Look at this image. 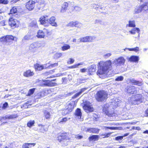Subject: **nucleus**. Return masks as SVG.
I'll use <instances>...</instances> for the list:
<instances>
[{
    "instance_id": "a211bd4d",
    "label": "nucleus",
    "mask_w": 148,
    "mask_h": 148,
    "mask_svg": "<svg viewBox=\"0 0 148 148\" xmlns=\"http://www.w3.org/2000/svg\"><path fill=\"white\" fill-rule=\"evenodd\" d=\"M34 74L33 71H32L29 69L23 73V75L26 77H29L33 76Z\"/></svg>"
},
{
    "instance_id": "bf43d9fd",
    "label": "nucleus",
    "mask_w": 148,
    "mask_h": 148,
    "mask_svg": "<svg viewBox=\"0 0 148 148\" xmlns=\"http://www.w3.org/2000/svg\"><path fill=\"white\" fill-rule=\"evenodd\" d=\"M8 119L7 118V117H5V116H3V117H0V121L1 122H2L3 121L5 120H6V119Z\"/></svg>"
},
{
    "instance_id": "9b49d317",
    "label": "nucleus",
    "mask_w": 148,
    "mask_h": 148,
    "mask_svg": "<svg viewBox=\"0 0 148 148\" xmlns=\"http://www.w3.org/2000/svg\"><path fill=\"white\" fill-rule=\"evenodd\" d=\"M19 23V22L17 20L12 17L9 19V24L11 27H17L18 26Z\"/></svg>"
},
{
    "instance_id": "5fc2aeb1",
    "label": "nucleus",
    "mask_w": 148,
    "mask_h": 148,
    "mask_svg": "<svg viewBox=\"0 0 148 148\" xmlns=\"http://www.w3.org/2000/svg\"><path fill=\"white\" fill-rule=\"evenodd\" d=\"M74 62V60L73 59L70 58L69 59V61L67 62V63L69 64H71L73 63Z\"/></svg>"
},
{
    "instance_id": "dca6fc26",
    "label": "nucleus",
    "mask_w": 148,
    "mask_h": 148,
    "mask_svg": "<svg viewBox=\"0 0 148 148\" xmlns=\"http://www.w3.org/2000/svg\"><path fill=\"white\" fill-rule=\"evenodd\" d=\"M39 128L38 129V131L42 133H44L45 132H46L48 130L47 126L45 125H42L40 124L38 125Z\"/></svg>"
},
{
    "instance_id": "c03bdc74",
    "label": "nucleus",
    "mask_w": 148,
    "mask_h": 148,
    "mask_svg": "<svg viewBox=\"0 0 148 148\" xmlns=\"http://www.w3.org/2000/svg\"><path fill=\"white\" fill-rule=\"evenodd\" d=\"M38 95L39 97H41L45 96L46 95V93L45 91H42L39 92Z\"/></svg>"
},
{
    "instance_id": "864d4df0",
    "label": "nucleus",
    "mask_w": 148,
    "mask_h": 148,
    "mask_svg": "<svg viewBox=\"0 0 148 148\" xmlns=\"http://www.w3.org/2000/svg\"><path fill=\"white\" fill-rule=\"evenodd\" d=\"M58 65V62H56L53 64H50L49 66V67H51L52 68L55 67L57 66Z\"/></svg>"
},
{
    "instance_id": "37998d69",
    "label": "nucleus",
    "mask_w": 148,
    "mask_h": 148,
    "mask_svg": "<svg viewBox=\"0 0 148 148\" xmlns=\"http://www.w3.org/2000/svg\"><path fill=\"white\" fill-rule=\"evenodd\" d=\"M70 118L68 119L67 117H64L62 118L61 120L59 122V123H63L66 122L68 121V119H70Z\"/></svg>"
},
{
    "instance_id": "338daca9",
    "label": "nucleus",
    "mask_w": 148,
    "mask_h": 148,
    "mask_svg": "<svg viewBox=\"0 0 148 148\" xmlns=\"http://www.w3.org/2000/svg\"><path fill=\"white\" fill-rule=\"evenodd\" d=\"M129 133H127L124 134H123V135L122 136H123V137L126 136H128L129 135Z\"/></svg>"
},
{
    "instance_id": "f03ea898",
    "label": "nucleus",
    "mask_w": 148,
    "mask_h": 148,
    "mask_svg": "<svg viewBox=\"0 0 148 148\" xmlns=\"http://www.w3.org/2000/svg\"><path fill=\"white\" fill-rule=\"evenodd\" d=\"M77 101H72L66 105L65 108L62 110V114L63 116H65L72 112L76 106Z\"/></svg>"
},
{
    "instance_id": "2f4dec72",
    "label": "nucleus",
    "mask_w": 148,
    "mask_h": 148,
    "mask_svg": "<svg viewBox=\"0 0 148 148\" xmlns=\"http://www.w3.org/2000/svg\"><path fill=\"white\" fill-rule=\"evenodd\" d=\"M128 24L126 25V27H136L135 22L134 20L129 21Z\"/></svg>"
},
{
    "instance_id": "f257e3e1",
    "label": "nucleus",
    "mask_w": 148,
    "mask_h": 148,
    "mask_svg": "<svg viewBox=\"0 0 148 148\" xmlns=\"http://www.w3.org/2000/svg\"><path fill=\"white\" fill-rule=\"evenodd\" d=\"M112 63L110 60L100 61L98 63L97 74L100 75L105 74L112 67Z\"/></svg>"
},
{
    "instance_id": "c756f323",
    "label": "nucleus",
    "mask_w": 148,
    "mask_h": 148,
    "mask_svg": "<svg viewBox=\"0 0 148 148\" xmlns=\"http://www.w3.org/2000/svg\"><path fill=\"white\" fill-rule=\"evenodd\" d=\"M139 57L137 56H132L129 58V60L131 62H136L139 60Z\"/></svg>"
},
{
    "instance_id": "09e8293b",
    "label": "nucleus",
    "mask_w": 148,
    "mask_h": 148,
    "mask_svg": "<svg viewBox=\"0 0 148 148\" xmlns=\"http://www.w3.org/2000/svg\"><path fill=\"white\" fill-rule=\"evenodd\" d=\"M123 79V77L122 76H120L116 78L115 80L116 81H122Z\"/></svg>"
},
{
    "instance_id": "39448f33",
    "label": "nucleus",
    "mask_w": 148,
    "mask_h": 148,
    "mask_svg": "<svg viewBox=\"0 0 148 148\" xmlns=\"http://www.w3.org/2000/svg\"><path fill=\"white\" fill-rule=\"evenodd\" d=\"M82 108L87 113L91 112L94 111L92 103L88 101L83 102Z\"/></svg>"
},
{
    "instance_id": "393cba45",
    "label": "nucleus",
    "mask_w": 148,
    "mask_h": 148,
    "mask_svg": "<svg viewBox=\"0 0 148 148\" xmlns=\"http://www.w3.org/2000/svg\"><path fill=\"white\" fill-rule=\"evenodd\" d=\"M56 18L54 16H52L49 19V23L52 26H56L57 25L55 21Z\"/></svg>"
},
{
    "instance_id": "de8ad7c7",
    "label": "nucleus",
    "mask_w": 148,
    "mask_h": 148,
    "mask_svg": "<svg viewBox=\"0 0 148 148\" xmlns=\"http://www.w3.org/2000/svg\"><path fill=\"white\" fill-rule=\"evenodd\" d=\"M9 3L8 0H0V4H7Z\"/></svg>"
},
{
    "instance_id": "4468645a",
    "label": "nucleus",
    "mask_w": 148,
    "mask_h": 148,
    "mask_svg": "<svg viewBox=\"0 0 148 148\" xmlns=\"http://www.w3.org/2000/svg\"><path fill=\"white\" fill-rule=\"evenodd\" d=\"M81 24L77 21H71L68 23V25L71 27H75L80 28Z\"/></svg>"
},
{
    "instance_id": "f704fd0d",
    "label": "nucleus",
    "mask_w": 148,
    "mask_h": 148,
    "mask_svg": "<svg viewBox=\"0 0 148 148\" xmlns=\"http://www.w3.org/2000/svg\"><path fill=\"white\" fill-rule=\"evenodd\" d=\"M142 96L141 94H137L135 97V101H141L142 100Z\"/></svg>"
},
{
    "instance_id": "49530a36",
    "label": "nucleus",
    "mask_w": 148,
    "mask_h": 148,
    "mask_svg": "<svg viewBox=\"0 0 148 148\" xmlns=\"http://www.w3.org/2000/svg\"><path fill=\"white\" fill-rule=\"evenodd\" d=\"M62 55V54L61 53H56L54 55V58H58L61 57Z\"/></svg>"
},
{
    "instance_id": "5701e85b",
    "label": "nucleus",
    "mask_w": 148,
    "mask_h": 148,
    "mask_svg": "<svg viewBox=\"0 0 148 148\" xmlns=\"http://www.w3.org/2000/svg\"><path fill=\"white\" fill-rule=\"evenodd\" d=\"M29 26L31 28L38 27L36 20L35 19L32 20L31 22L29 23Z\"/></svg>"
},
{
    "instance_id": "aec40b11",
    "label": "nucleus",
    "mask_w": 148,
    "mask_h": 148,
    "mask_svg": "<svg viewBox=\"0 0 148 148\" xmlns=\"http://www.w3.org/2000/svg\"><path fill=\"white\" fill-rule=\"evenodd\" d=\"M100 130L97 128H88L86 131L90 133L94 134H98Z\"/></svg>"
},
{
    "instance_id": "1a4fd4ad",
    "label": "nucleus",
    "mask_w": 148,
    "mask_h": 148,
    "mask_svg": "<svg viewBox=\"0 0 148 148\" xmlns=\"http://www.w3.org/2000/svg\"><path fill=\"white\" fill-rule=\"evenodd\" d=\"M40 47L39 44L36 42H34L31 44L29 47V49L32 53H34L38 51Z\"/></svg>"
},
{
    "instance_id": "a18cd8bd",
    "label": "nucleus",
    "mask_w": 148,
    "mask_h": 148,
    "mask_svg": "<svg viewBox=\"0 0 148 148\" xmlns=\"http://www.w3.org/2000/svg\"><path fill=\"white\" fill-rule=\"evenodd\" d=\"M29 106V104L28 102H27L25 103L22 105V106H21V108L24 109L27 108H28Z\"/></svg>"
},
{
    "instance_id": "a878e982",
    "label": "nucleus",
    "mask_w": 148,
    "mask_h": 148,
    "mask_svg": "<svg viewBox=\"0 0 148 148\" xmlns=\"http://www.w3.org/2000/svg\"><path fill=\"white\" fill-rule=\"evenodd\" d=\"M96 70V67L91 66L88 69V74L89 75H92Z\"/></svg>"
},
{
    "instance_id": "13d9d810",
    "label": "nucleus",
    "mask_w": 148,
    "mask_h": 148,
    "mask_svg": "<svg viewBox=\"0 0 148 148\" xmlns=\"http://www.w3.org/2000/svg\"><path fill=\"white\" fill-rule=\"evenodd\" d=\"M104 128L106 129H109L111 130H114L116 129V127H105Z\"/></svg>"
},
{
    "instance_id": "0eeeda50",
    "label": "nucleus",
    "mask_w": 148,
    "mask_h": 148,
    "mask_svg": "<svg viewBox=\"0 0 148 148\" xmlns=\"http://www.w3.org/2000/svg\"><path fill=\"white\" fill-rule=\"evenodd\" d=\"M57 140L60 142L63 141L64 140L70 139L69 136V133L65 132L60 133L58 134Z\"/></svg>"
},
{
    "instance_id": "bb28decb",
    "label": "nucleus",
    "mask_w": 148,
    "mask_h": 148,
    "mask_svg": "<svg viewBox=\"0 0 148 148\" xmlns=\"http://www.w3.org/2000/svg\"><path fill=\"white\" fill-rule=\"evenodd\" d=\"M48 17L47 16H42L39 18V21L40 24L42 25H44L46 23V21H47V19H46V17Z\"/></svg>"
},
{
    "instance_id": "603ef678",
    "label": "nucleus",
    "mask_w": 148,
    "mask_h": 148,
    "mask_svg": "<svg viewBox=\"0 0 148 148\" xmlns=\"http://www.w3.org/2000/svg\"><path fill=\"white\" fill-rule=\"evenodd\" d=\"M83 63H80L77 64H75L73 65V69L75 68L78 67V66L79 65H82Z\"/></svg>"
},
{
    "instance_id": "774afa93",
    "label": "nucleus",
    "mask_w": 148,
    "mask_h": 148,
    "mask_svg": "<svg viewBox=\"0 0 148 148\" xmlns=\"http://www.w3.org/2000/svg\"><path fill=\"white\" fill-rule=\"evenodd\" d=\"M145 114L147 116H148V108L145 111Z\"/></svg>"
},
{
    "instance_id": "4d7b16f0",
    "label": "nucleus",
    "mask_w": 148,
    "mask_h": 148,
    "mask_svg": "<svg viewBox=\"0 0 148 148\" xmlns=\"http://www.w3.org/2000/svg\"><path fill=\"white\" fill-rule=\"evenodd\" d=\"M123 139V136H119L116 137L115 138V140H121Z\"/></svg>"
},
{
    "instance_id": "8fccbe9b",
    "label": "nucleus",
    "mask_w": 148,
    "mask_h": 148,
    "mask_svg": "<svg viewBox=\"0 0 148 148\" xmlns=\"http://www.w3.org/2000/svg\"><path fill=\"white\" fill-rule=\"evenodd\" d=\"M94 8L96 10H98L99 9H101L102 8L101 6L98 5H97L94 4L93 6Z\"/></svg>"
},
{
    "instance_id": "6e6d98bb",
    "label": "nucleus",
    "mask_w": 148,
    "mask_h": 148,
    "mask_svg": "<svg viewBox=\"0 0 148 148\" xmlns=\"http://www.w3.org/2000/svg\"><path fill=\"white\" fill-rule=\"evenodd\" d=\"M30 37L31 36L30 35H26L24 37L23 39L24 40H28L30 38Z\"/></svg>"
},
{
    "instance_id": "a19ab883",
    "label": "nucleus",
    "mask_w": 148,
    "mask_h": 148,
    "mask_svg": "<svg viewBox=\"0 0 148 148\" xmlns=\"http://www.w3.org/2000/svg\"><path fill=\"white\" fill-rule=\"evenodd\" d=\"M103 112L106 115H109L110 114L108 108L103 107Z\"/></svg>"
},
{
    "instance_id": "6ab92c4d",
    "label": "nucleus",
    "mask_w": 148,
    "mask_h": 148,
    "mask_svg": "<svg viewBox=\"0 0 148 148\" xmlns=\"http://www.w3.org/2000/svg\"><path fill=\"white\" fill-rule=\"evenodd\" d=\"M148 2H145L143 4L140 5L139 8L138 9L140 11L143 10H147L148 8Z\"/></svg>"
},
{
    "instance_id": "b1692460",
    "label": "nucleus",
    "mask_w": 148,
    "mask_h": 148,
    "mask_svg": "<svg viewBox=\"0 0 148 148\" xmlns=\"http://www.w3.org/2000/svg\"><path fill=\"white\" fill-rule=\"evenodd\" d=\"M43 116L45 119L49 120L51 118V115L50 112L45 110L43 112Z\"/></svg>"
},
{
    "instance_id": "c85d7f7f",
    "label": "nucleus",
    "mask_w": 148,
    "mask_h": 148,
    "mask_svg": "<svg viewBox=\"0 0 148 148\" xmlns=\"http://www.w3.org/2000/svg\"><path fill=\"white\" fill-rule=\"evenodd\" d=\"M34 67L35 70L36 71H41L44 69V67L42 65H40L38 63L35 64Z\"/></svg>"
},
{
    "instance_id": "2eb2a0df",
    "label": "nucleus",
    "mask_w": 148,
    "mask_h": 148,
    "mask_svg": "<svg viewBox=\"0 0 148 148\" xmlns=\"http://www.w3.org/2000/svg\"><path fill=\"white\" fill-rule=\"evenodd\" d=\"M127 90L130 94H134L137 92V90L136 88L132 86H130L128 87Z\"/></svg>"
},
{
    "instance_id": "9d476101",
    "label": "nucleus",
    "mask_w": 148,
    "mask_h": 148,
    "mask_svg": "<svg viewBox=\"0 0 148 148\" xmlns=\"http://www.w3.org/2000/svg\"><path fill=\"white\" fill-rule=\"evenodd\" d=\"M36 2L32 0H29L25 4L26 8L29 11L32 10L35 7Z\"/></svg>"
},
{
    "instance_id": "423d86ee",
    "label": "nucleus",
    "mask_w": 148,
    "mask_h": 148,
    "mask_svg": "<svg viewBox=\"0 0 148 148\" xmlns=\"http://www.w3.org/2000/svg\"><path fill=\"white\" fill-rule=\"evenodd\" d=\"M50 32L49 30L44 28L42 30H38L36 36L38 38H43L46 36L50 35Z\"/></svg>"
},
{
    "instance_id": "7c9ffc66",
    "label": "nucleus",
    "mask_w": 148,
    "mask_h": 148,
    "mask_svg": "<svg viewBox=\"0 0 148 148\" xmlns=\"http://www.w3.org/2000/svg\"><path fill=\"white\" fill-rule=\"evenodd\" d=\"M35 145V143H25L23 145L22 148H29L32 146L34 147Z\"/></svg>"
},
{
    "instance_id": "ddd939ff",
    "label": "nucleus",
    "mask_w": 148,
    "mask_h": 148,
    "mask_svg": "<svg viewBox=\"0 0 148 148\" xmlns=\"http://www.w3.org/2000/svg\"><path fill=\"white\" fill-rule=\"evenodd\" d=\"M125 60L123 57H120L118 58L117 59H116L114 62H116V64L117 65H121L124 64Z\"/></svg>"
},
{
    "instance_id": "412c9836",
    "label": "nucleus",
    "mask_w": 148,
    "mask_h": 148,
    "mask_svg": "<svg viewBox=\"0 0 148 148\" xmlns=\"http://www.w3.org/2000/svg\"><path fill=\"white\" fill-rule=\"evenodd\" d=\"M99 139V136L98 135H93L90 136L88 138L89 141H95L98 140Z\"/></svg>"
},
{
    "instance_id": "0e129e2a",
    "label": "nucleus",
    "mask_w": 148,
    "mask_h": 148,
    "mask_svg": "<svg viewBox=\"0 0 148 148\" xmlns=\"http://www.w3.org/2000/svg\"><path fill=\"white\" fill-rule=\"evenodd\" d=\"M83 137L81 135H78L76 137V138L77 139H81L83 138Z\"/></svg>"
},
{
    "instance_id": "72a5a7b5",
    "label": "nucleus",
    "mask_w": 148,
    "mask_h": 148,
    "mask_svg": "<svg viewBox=\"0 0 148 148\" xmlns=\"http://www.w3.org/2000/svg\"><path fill=\"white\" fill-rule=\"evenodd\" d=\"M18 117V115L17 114H14L10 115L7 117L8 119H12L17 118Z\"/></svg>"
},
{
    "instance_id": "f3484780",
    "label": "nucleus",
    "mask_w": 148,
    "mask_h": 148,
    "mask_svg": "<svg viewBox=\"0 0 148 148\" xmlns=\"http://www.w3.org/2000/svg\"><path fill=\"white\" fill-rule=\"evenodd\" d=\"M68 6V3L66 2H64L63 4L60 9V12L63 13L65 12L67 10Z\"/></svg>"
},
{
    "instance_id": "ea45409f",
    "label": "nucleus",
    "mask_w": 148,
    "mask_h": 148,
    "mask_svg": "<svg viewBox=\"0 0 148 148\" xmlns=\"http://www.w3.org/2000/svg\"><path fill=\"white\" fill-rule=\"evenodd\" d=\"M35 89V88H33L29 89L27 96H30L32 95L34 93Z\"/></svg>"
},
{
    "instance_id": "e433bc0d",
    "label": "nucleus",
    "mask_w": 148,
    "mask_h": 148,
    "mask_svg": "<svg viewBox=\"0 0 148 148\" xmlns=\"http://www.w3.org/2000/svg\"><path fill=\"white\" fill-rule=\"evenodd\" d=\"M35 122L34 120H30L28 121L27 123V127L29 128L31 127H32L35 124Z\"/></svg>"
},
{
    "instance_id": "6e6552de",
    "label": "nucleus",
    "mask_w": 148,
    "mask_h": 148,
    "mask_svg": "<svg viewBox=\"0 0 148 148\" xmlns=\"http://www.w3.org/2000/svg\"><path fill=\"white\" fill-rule=\"evenodd\" d=\"M57 85V84L56 82H51L49 80H42L40 84L41 86L52 87Z\"/></svg>"
},
{
    "instance_id": "7ed1b4c3",
    "label": "nucleus",
    "mask_w": 148,
    "mask_h": 148,
    "mask_svg": "<svg viewBox=\"0 0 148 148\" xmlns=\"http://www.w3.org/2000/svg\"><path fill=\"white\" fill-rule=\"evenodd\" d=\"M17 38L12 35H7L0 38V42L3 44L9 45L13 43V41H16Z\"/></svg>"
},
{
    "instance_id": "052dcab7",
    "label": "nucleus",
    "mask_w": 148,
    "mask_h": 148,
    "mask_svg": "<svg viewBox=\"0 0 148 148\" xmlns=\"http://www.w3.org/2000/svg\"><path fill=\"white\" fill-rule=\"evenodd\" d=\"M87 70V69L85 68H83L80 69V72L82 73H84Z\"/></svg>"
},
{
    "instance_id": "e2e57ef3",
    "label": "nucleus",
    "mask_w": 148,
    "mask_h": 148,
    "mask_svg": "<svg viewBox=\"0 0 148 148\" xmlns=\"http://www.w3.org/2000/svg\"><path fill=\"white\" fill-rule=\"evenodd\" d=\"M111 134V133H105V137H106V138H108L110 136Z\"/></svg>"
},
{
    "instance_id": "f8f14e48",
    "label": "nucleus",
    "mask_w": 148,
    "mask_h": 148,
    "mask_svg": "<svg viewBox=\"0 0 148 148\" xmlns=\"http://www.w3.org/2000/svg\"><path fill=\"white\" fill-rule=\"evenodd\" d=\"M93 37L87 36L80 38L79 41L81 42H91L93 41Z\"/></svg>"
},
{
    "instance_id": "4c0bfd02",
    "label": "nucleus",
    "mask_w": 148,
    "mask_h": 148,
    "mask_svg": "<svg viewBox=\"0 0 148 148\" xmlns=\"http://www.w3.org/2000/svg\"><path fill=\"white\" fill-rule=\"evenodd\" d=\"M70 48V46L69 45L65 44L62 47L61 49L62 51H64L69 49Z\"/></svg>"
},
{
    "instance_id": "3c124183",
    "label": "nucleus",
    "mask_w": 148,
    "mask_h": 148,
    "mask_svg": "<svg viewBox=\"0 0 148 148\" xmlns=\"http://www.w3.org/2000/svg\"><path fill=\"white\" fill-rule=\"evenodd\" d=\"M8 106V103L7 102H5L3 104L2 107V108L3 109H5L7 108Z\"/></svg>"
},
{
    "instance_id": "20e7f679",
    "label": "nucleus",
    "mask_w": 148,
    "mask_h": 148,
    "mask_svg": "<svg viewBox=\"0 0 148 148\" xmlns=\"http://www.w3.org/2000/svg\"><path fill=\"white\" fill-rule=\"evenodd\" d=\"M108 94L104 90H101L96 93L95 98L98 102L105 101L108 98Z\"/></svg>"
},
{
    "instance_id": "79ce46f5",
    "label": "nucleus",
    "mask_w": 148,
    "mask_h": 148,
    "mask_svg": "<svg viewBox=\"0 0 148 148\" xmlns=\"http://www.w3.org/2000/svg\"><path fill=\"white\" fill-rule=\"evenodd\" d=\"M127 49L130 51H134L137 52L139 50V48L138 47H136L134 48H128Z\"/></svg>"
},
{
    "instance_id": "69168bd1",
    "label": "nucleus",
    "mask_w": 148,
    "mask_h": 148,
    "mask_svg": "<svg viewBox=\"0 0 148 148\" xmlns=\"http://www.w3.org/2000/svg\"><path fill=\"white\" fill-rule=\"evenodd\" d=\"M111 53H107V54H106L104 56H106V57L107 56V57H109L110 56H111Z\"/></svg>"
},
{
    "instance_id": "cd10ccee",
    "label": "nucleus",
    "mask_w": 148,
    "mask_h": 148,
    "mask_svg": "<svg viewBox=\"0 0 148 148\" xmlns=\"http://www.w3.org/2000/svg\"><path fill=\"white\" fill-rule=\"evenodd\" d=\"M86 89V88H81L79 92L77 93L72 97V99H75L78 97Z\"/></svg>"
},
{
    "instance_id": "58836bf2",
    "label": "nucleus",
    "mask_w": 148,
    "mask_h": 148,
    "mask_svg": "<svg viewBox=\"0 0 148 148\" xmlns=\"http://www.w3.org/2000/svg\"><path fill=\"white\" fill-rule=\"evenodd\" d=\"M131 82L132 84L135 85H137L138 86H140L141 85V83L138 81L134 80H132L131 81Z\"/></svg>"
},
{
    "instance_id": "4be33fe9",
    "label": "nucleus",
    "mask_w": 148,
    "mask_h": 148,
    "mask_svg": "<svg viewBox=\"0 0 148 148\" xmlns=\"http://www.w3.org/2000/svg\"><path fill=\"white\" fill-rule=\"evenodd\" d=\"M75 115L78 119H80L81 118L82 113L80 109L77 108L75 112Z\"/></svg>"
},
{
    "instance_id": "473e14b6",
    "label": "nucleus",
    "mask_w": 148,
    "mask_h": 148,
    "mask_svg": "<svg viewBox=\"0 0 148 148\" xmlns=\"http://www.w3.org/2000/svg\"><path fill=\"white\" fill-rule=\"evenodd\" d=\"M137 32L138 33L140 32V30L139 28L136 27H134L132 28L131 30L129 31V32L132 34H136V32Z\"/></svg>"
},
{
    "instance_id": "680f3d73",
    "label": "nucleus",
    "mask_w": 148,
    "mask_h": 148,
    "mask_svg": "<svg viewBox=\"0 0 148 148\" xmlns=\"http://www.w3.org/2000/svg\"><path fill=\"white\" fill-rule=\"evenodd\" d=\"M132 129H135L136 130H140L141 129L139 127H132Z\"/></svg>"
},
{
    "instance_id": "c9c22d12",
    "label": "nucleus",
    "mask_w": 148,
    "mask_h": 148,
    "mask_svg": "<svg viewBox=\"0 0 148 148\" xmlns=\"http://www.w3.org/2000/svg\"><path fill=\"white\" fill-rule=\"evenodd\" d=\"M17 11V8L15 6H14L10 10V12L9 14H13L16 13Z\"/></svg>"
}]
</instances>
